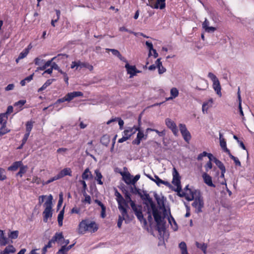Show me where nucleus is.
Segmentation results:
<instances>
[{
	"label": "nucleus",
	"mask_w": 254,
	"mask_h": 254,
	"mask_svg": "<svg viewBox=\"0 0 254 254\" xmlns=\"http://www.w3.org/2000/svg\"><path fill=\"white\" fill-rule=\"evenodd\" d=\"M141 198L145 201V204L150 206L152 211V214L158 227H161L164 224V218L161 216V213L156 207L152 198L146 191H143V193L140 194Z\"/></svg>",
	"instance_id": "f257e3e1"
},
{
	"label": "nucleus",
	"mask_w": 254,
	"mask_h": 254,
	"mask_svg": "<svg viewBox=\"0 0 254 254\" xmlns=\"http://www.w3.org/2000/svg\"><path fill=\"white\" fill-rule=\"evenodd\" d=\"M98 229V226L94 221L85 219L80 222L78 225V233L84 234L86 232L94 233Z\"/></svg>",
	"instance_id": "f03ea898"
},
{
	"label": "nucleus",
	"mask_w": 254,
	"mask_h": 254,
	"mask_svg": "<svg viewBox=\"0 0 254 254\" xmlns=\"http://www.w3.org/2000/svg\"><path fill=\"white\" fill-rule=\"evenodd\" d=\"M53 196L50 194L48 196V199L44 203L45 209L43 212L44 221L47 222L49 218L52 216V205Z\"/></svg>",
	"instance_id": "7ed1b4c3"
},
{
	"label": "nucleus",
	"mask_w": 254,
	"mask_h": 254,
	"mask_svg": "<svg viewBox=\"0 0 254 254\" xmlns=\"http://www.w3.org/2000/svg\"><path fill=\"white\" fill-rule=\"evenodd\" d=\"M208 77L212 80L213 82L212 86L214 91L219 97H221L222 96V93L221 92V88L218 79L216 76V75L212 72L208 73Z\"/></svg>",
	"instance_id": "20e7f679"
},
{
	"label": "nucleus",
	"mask_w": 254,
	"mask_h": 254,
	"mask_svg": "<svg viewBox=\"0 0 254 254\" xmlns=\"http://www.w3.org/2000/svg\"><path fill=\"white\" fill-rule=\"evenodd\" d=\"M147 5L153 8L163 9L166 6V0H148Z\"/></svg>",
	"instance_id": "39448f33"
},
{
	"label": "nucleus",
	"mask_w": 254,
	"mask_h": 254,
	"mask_svg": "<svg viewBox=\"0 0 254 254\" xmlns=\"http://www.w3.org/2000/svg\"><path fill=\"white\" fill-rule=\"evenodd\" d=\"M192 206L195 208V211L198 213L202 212V208L204 206V202L202 197L199 195L194 199V201L192 203Z\"/></svg>",
	"instance_id": "423d86ee"
},
{
	"label": "nucleus",
	"mask_w": 254,
	"mask_h": 254,
	"mask_svg": "<svg viewBox=\"0 0 254 254\" xmlns=\"http://www.w3.org/2000/svg\"><path fill=\"white\" fill-rule=\"evenodd\" d=\"M179 128L184 139L186 142L189 143L191 139V136L190 132L187 128L186 125L185 124H180L179 125Z\"/></svg>",
	"instance_id": "0eeeda50"
},
{
	"label": "nucleus",
	"mask_w": 254,
	"mask_h": 254,
	"mask_svg": "<svg viewBox=\"0 0 254 254\" xmlns=\"http://www.w3.org/2000/svg\"><path fill=\"white\" fill-rule=\"evenodd\" d=\"M115 195L116 197V200L118 202L119 210L122 211L123 213L126 214V208L123 205V203L126 202L125 199L117 190H115Z\"/></svg>",
	"instance_id": "6e6552de"
},
{
	"label": "nucleus",
	"mask_w": 254,
	"mask_h": 254,
	"mask_svg": "<svg viewBox=\"0 0 254 254\" xmlns=\"http://www.w3.org/2000/svg\"><path fill=\"white\" fill-rule=\"evenodd\" d=\"M136 135V137L135 139L132 141V144L138 145L140 144V142L142 140H146L147 138V134H144L143 131L140 129L138 127V130Z\"/></svg>",
	"instance_id": "1a4fd4ad"
},
{
	"label": "nucleus",
	"mask_w": 254,
	"mask_h": 254,
	"mask_svg": "<svg viewBox=\"0 0 254 254\" xmlns=\"http://www.w3.org/2000/svg\"><path fill=\"white\" fill-rule=\"evenodd\" d=\"M165 124L172 130L174 135L178 136V129L176 124L173 121L169 118H167L165 120Z\"/></svg>",
	"instance_id": "9d476101"
},
{
	"label": "nucleus",
	"mask_w": 254,
	"mask_h": 254,
	"mask_svg": "<svg viewBox=\"0 0 254 254\" xmlns=\"http://www.w3.org/2000/svg\"><path fill=\"white\" fill-rule=\"evenodd\" d=\"M173 181L172 184L176 186L177 188H178V190H181V182H180V177L179 173L177 171L175 168L173 169Z\"/></svg>",
	"instance_id": "9b49d317"
},
{
	"label": "nucleus",
	"mask_w": 254,
	"mask_h": 254,
	"mask_svg": "<svg viewBox=\"0 0 254 254\" xmlns=\"http://www.w3.org/2000/svg\"><path fill=\"white\" fill-rule=\"evenodd\" d=\"M121 213V215H119L118 221L117 222V226L119 228L122 227V223L124 220H125L126 223H127L128 221H130L131 218H129V215L127 213V210L126 209V214H124L122 211H120Z\"/></svg>",
	"instance_id": "f8f14e48"
},
{
	"label": "nucleus",
	"mask_w": 254,
	"mask_h": 254,
	"mask_svg": "<svg viewBox=\"0 0 254 254\" xmlns=\"http://www.w3.org/2000/svg\"><path fill=\"white\" fill-rule=\"evenodd\" d=\"M125 67L127 73L130 75V78H132L133 76L135 75L137 73L140 72V71L137 70L135 66L130 65L128 63L126 64Z\"/></svg>",
	"instance_id": "ddd939ff"
},
{
	"label": "nucleus",
	"mask_w": 254,
	"mask_h": 254,
	"mask_svg": "<svg viewBox=\"0 0 254 254\" xmlns=\"http://www.w3.org/2000/svg\"><path fill=\"white\" fill-rule=\"evenodd\" d=\"M67 102H70L74 98L77 97H83V93L81 91H73L68 93L65 95Z\"/></svg>",
	"instance_id": "4468645a"
},
{
	"label": "nucleus",
	"mask_w": 254,
	"mask_h": 254,
	"mask_svg": "<svg viewBox=\"0 0 254 254\" xmlns=\"http://www.w3.org/2000/svg\"><path fill=\"white\" fill-rule=\"evenodd\" d=\"M219 140H220V145L222 148V149L227 154H230V151L227 147L226 141L225 139L223 137V134L219 132Z\"/></svg>",
	"instance_id": "2eb2a0df"
},
{
	"label": "nucleus",
	"mask_w": 254,
	"mask_h": 254,
	"mask_svg": "<svg viewBox=\"0 0 254 254\" xmlns=\"http://www.w3.org/2000/svg\"><path fill=\"white\" fill-rule=\"evenodd\" d=\"M138 130V127L133 126L132 127H128L123 131V134L128 138Z\"/></svg>",
	"instance_id": "dca6fc26"
},
{
	"label": "nucleus",
	"mask_w": 254,
	"mask_h": 254,
	"mask_svg": "<svg viewBox=\"0 0 254 254\" xmlns=\"http://www.w3.org/2000/svg\"><path fill=\"white\" fill-rule=\"evenodd\" d=\"M202 26L205 31L208 33H213L216 30L215 27L209 26V22L206 18L205 19V20L203 22Z\"/></svg>",
	"instance_id": "f3484780"
},
{
	"label": "nucleus",
	"mask_w": 254,
	"mask_h": 254,
	"mask_svg": "<svg viewBox=\"0 0 254 254\" xmlns=\"http://www.w3.org/2000/svg\"><path fill=\"white\" fill-rule=\"evenodd\" d=\"M175 191L178 192V195L180 197H185V198L188 201H191L193 199V196L192 195H189L188 192L182 191V188L178 190V188H176Z\"/></svg>",
	"instance_id": "a211bd4d"
},
{
	"label": "nucleus",
	"mask_w": 254,
	"mask_h": 254,
	"mask_svg": "<svg viewBox=\"0 0 254 254\" xmlns=\"http://www.w3.org/2000/svg\"><path fill=\"white\" fill-rule=\"evenodd\" d=\"M145 45L147 46L148 50H149V53H148V56L150 57L152 55L151 51L153 53V57L154 58H156L158 56V54L156 52V50L153 49V44L151 42H150L149 41H146L145 42Z\"/></svg>",
	"instance_id": "6ab92c4d"
},
{
	"label": "nucleus",
	"mask_w": 254,
	"mask_h": 254,
	"mask_svg": "<svg viewBox=\"0 0 254 254\" xmlns=\"http://www.w3.org/2000/svg\"><path fill=\"white\" fill-rule=\"evenodd\" d=\"M213 100L210 98L207 101L204 102L202 106V111L203 114L207 113L208 109L212 106Z\"/></svg>",
	"instance_id": "aec40b11"
},
{
	"label": "nucleus",
	"mask_w": 254,
	"mask_h": 254,
	"mask_svg": "<svg viewBox=\"0 0 254 254\" xmlns=\"http://www.w3.org/2000/svg\"><path fill=\"white\" fill-rule=\"evenodd\" d=\"M202 178L204 183L208 186L215 187L214 185L212 183L211 177L209 175L204 173L202 174Z\"/></svg>",
	"instance_id": "412c9836"
},
{
	"label": "nucleus",
	"mask_w": 254,
	"mask_h": 254,
	"mask_svg": "<svg viewBox=\"0 0 254 254\" xmlns=\"http://www.w3.org/2000/svg\"><path fill=\"white\" fill-rule=\"evenodd\" d=\"M8 243V239L4 236L3 231L0 230V246H5Z\"/></svg>",
	"instance_id": "4be33fe9"
},
{
	"label": "nucleus",
	"mask_w": 254,
	"mask_h": 254,
	"mask_svg": "<svg viewBox=\"0 0 254 254\" xmlns=\"http://www.w3.org/2000/svg\"><path fill=\"white\" fill-rule=\"evenodd\" d=\"M22 165V162L21 161L14 162L11 166L7 168V170L10 171H15L18 168H20Z\"/></svg>",
	"instance_id": "5701e85b"
},
{
	"label": "nucleus",
	"mask_w": 254,
	"mask_h": 254,
	"mask_svg": "<svg viewBox=\"0 0 254 254\" xmlns=\"http://www.w3.org/2000/svg\"><path fill=\"white\" fill-rule=\"evenodd\" d=\"M16 252L15 248L12 245H8L3 251L0 252V254H13Z\"/></svg>",
	"instance_id": "b1692460"
},
{
	"label": "nucleus",
	"mask_w": 254,
	"mask_h": 254,
	"mask_svg": "<svg viewBox=\"0 0 254 254\" xmlns=\"http://www.w3.org/2000/svg\"><path fill=\"white\" fill-rule=\"evenodd\" d=\"M56 58H57V57H54L51 60H48L45 63V64L43 66L38 67L37 68V70L36 71H37L38 70H45L48 67L50 66V65H52V64H53L52 62L53 61H54L55 60H56Z\"/></svg>",
	"instance_id": "393cba45"
},
{
	"label": "nucleus",
	"mask_w": 254,
	"mask_h": 254,
	"mask_svg": "<svg viewBox=\"0 0 254 254\" xmlns=\"http://www.w3.org/2000/svg\"><path fill=\"white\" fill-rule=\"evenodd\" d=\"M153 182H154L157 184V185L158 186H160L161 185V184H163V185H165L166 186H170V183L168 182L165 181L161 180L157 175L154 176V179Z\"/></svg>",
	"instance_id": "a878e982"
},
{
	"label": "nucleus",
	"mask_w": 254,
	"mask_h": 254,
	"mask_svg": "<svg viewBox=\"0 0 254 254\" xmlns=\"http://www.w3.org/2000/svg\"><path fill=\"white\" fill-rule=\"evenodd\" d=\"M60 179L65 176H71V171L69 168H64L58 174Z\"/></svg>",
	"instance_id": "bb28decb"
},
{
	"label": "nucleus",
	"mask_w": 254,
	"mask_h": 254,
	"mask_svg": "<svg viewBox=\"0 0 254 254\" xmlns=\"http://www.w3.org/2000/svg\"><path fill=\"white\" fill-rule=\"evenodd\" d=\"M82 178L83 180H88L93 178L92 174L90 171L89 168H86L82 174Z\"/></svg>",
	"instance_id": "cd10ccee"
},
{
	"label": "nucleus",
	"mask_w": 254,
	"mask_h": 254,
	"mask_svg": "<svg viewBox=\"0 0 254 254\" xmlns=\"http://www.w3.org/2000/svg\"><path fill=\"white\" fill-rule=\"evenodd\" d=\"M154 197L157 202V204L161 207L164 206V197L163 196H160L156 193L154 194Z\"/></svg>",
	"instance_id": "c85d7f7f"
},
{
	"label": "nucleus",
	"mask_w": 254,
	"mask_h": 254,
	"mask_svg": "<svg viewBox=\"0 0 254 254\" xmlns=\"http://www.w3.org/2000/svg\"><path fill=\"white\" fill-rule=\"evenodd\" d=\"M52 241L61 243V241L64 240V237L62 233H56L52 238Z\"/></svg>",
	"instance_id": "c756f323"
},
{
	"label": "nucleus",
	"mask_w": 254,
	"mask_h": 254,
	"mask_svg": "<svg viewBox=\"0 0 254 254\" xmlns=\"http://www.w3.org/2000/svg\"><path fill=\"white\" fill-rule=\"evenodd\" d=\"M31 49L30 45L28 46V47L25 49L23 51H22L18 58V59L16 60L17 62H18V60L22 59L26 57L28 54L29 53V50Z\"/></svg>",
	"instance_id": "7c9ffc66"
},
{
	"label": "nucleus",
	"mask_w": 254,
	"mask_h": 254,
	"mask_svg": "<svg viewBox=\"0 0 254 254\" xmlns=\"http://www.w3.org/2000/svg\"><path fill=\"white\" fill-rule=\"evenodd\" d=\"M110 137L108 134H105L102 136L100 142L104 145L107 146L110 142Z\"/></svg>",
	"instance_id": "2f4dec72"
},
{
	"label": "nucleus",
	"mask_w": 254,
	"mask_h": 254,
	"mask_svg": "<svg viewBox=\"0 0 254 254\" xmlns=\"http://www.w3.org/2000/svg\"><path fill=\"white\" fill-rule=\"evenodd\" d=\"M95 174L96 175L95 179L97 181V183L100 185H103V183L102 181V179L103 178V176L102 175V174L100 173V172L99 171V170H95Z\"/></svg>",
	"instance_id": "473e14b6"
},
{
	"label": "nucleus",
	"mask_w": 254,
	"mask_h": 254,
	"mask_svg": "<svg viewBox=\"0 0 254 254\" xmlns=\"http://www.w3.org/2000/svg\"><path fill=\"white\" fill-rule=\"evenodd\" d=\"M199 84H201L202 86V87H200L198 86H197L196 87V89L198 90H206L208 87V84L207 82V81L204 79H201L200 82Z\"/></svg>",
	"instance_id": "72a5a7b5"
},
{
	"label": "nucleus",
	"mask_w": 254,
	"mask_h": 254,
	"mask_svg": "<svg viewBox=\"0 0 254 254\" xmlns=\"http://www.w3.org/2000/svg\"><path fill=\"white\" fill-rule=\"evenodd\" d=\"M8 116L6 113L0 114V124L1 126H6Z\"/></svg>",
	"instance_id": "f704fd0d"
},
{
	"label": "nucleus",
	"mask_w": 254,
	"mask_h": 254,
	"mask_svg": "<svg viewBox=\"0 0 254 254\" xmlns=\"http://www.w3.org/2000/svg\"><path fill=\"white\" fill-rule=\"evenodd\" d=\"M179 247L181 250V254H189L187 250V245L185 242H181L179 245Z\"/></svg>",
	"instance_id": "c9c22d12"
},
{
	"label": "nucleus",
	"mask_w": 254,
	"mask_h": 254,
	"mask_svg": "<svg viewBox=\"0 0 254 254\" xmlns=\"http://www.w3.org/2000/svg\"><path fill=\"white\" fill-rule=\"evenodd\" d=\"M55 80V79H50L47 80L46 82L42 85V86L38 89V92H41L47 88L49 85H50L53 81Z\"/></svg>",
	"instance_id": "e433bc0d"
},
{
	"label": "nucleus",
	"mask_w": 254,
	"mask_h": 254,
	"mask_svg": "<svg viewBox=\"0 0 254 254\" xmlns=\"http://www.w3.org/2000/svg\"><path fill=\"white\" fill-rule=\"evenodd\" d=\"M78 67H80V68L86 67L90 71H92L93 69V66L92 65L87 63H81L80 61H78Z\"/></svg>",
	"instance_id": "4c0bfd02"
},
{
	"label": "nucleus",
	"mask_w": 254,
	"mask_h": 254,
	"mask_svg": "<svg viewBox=\"0 0 254 254\" xmlns=\"http://www.w3.org/2000/svg\"><path fill=\"white\" fill-rule=\"evenodd\" d=\"M19 168L20 170L19 172L16 174V176L22 177L23 175L26 172L28 167L27 166H24L22 164Z\"/></svg>",
	"instance_id": "58836bf2"
},
{
	"label": "nucleus",
	"mask_w": 254,
	"mask_h": 254,
	"mask_svg": "<svg viewBox=\"0 0 254 254\" xmlns=\"http://www.w3.org/2000/svg\"><path fill=\"white\" fill-rule=\"evenodd\" d=\"M189 195H192L193 196V199H195L196 197H197L198 196L200 195V191L197 190H191V189H188V191Z\"/></svg>",
	"instance_id": "ea45409f"
},
{
	"label": "nucleus",
	"mask_w": 254,
	"mask_h": 254,
	"mask_svg": "<svg viewBox=\"0 0 254 254\" xmlns=\"http://www.w3.org/2000/svg\"><path fill=\"white\" fill-rule=\"evenodd\" d=\"M238 100H239V109L240 113V115L242 116L243 117L244 116V113H243V111L242 110V99H241V95H240V89L239 88L238 89Z\"/></svg>",
	"instance_id": "a19ab883"
},
{
	"label": "nucleus",
	"mask_w": 254,
	"mask_h": 254,
	"mask_svg": "<svg viewBox=\"0 0 254 254\" xmlns=\"http://www.w3.org/2000/svg\"><path fill=\"white\" fill-rule=\"evenodd\" d=\"M34 74H31L20 81L21 86H25L26 83L29 82L33 79Z\"/></svg>",
	"instance_id": "79ce46f5"
},
{
	"label": "nucleus",
	"mask_w": 254,
	"mask_h": 254,
	"mask_svg": "<svg viewBox=\"0 0 254 254\" xmlns=\"http://www.w3.org/2000/svg\"><path fill=\"white\" fill-rule=\"evenodd\" d=\"M64 210L63 209L61 210L58 216V223L60 226H62L63 225V220L64 218Z\"/></svg>",
	"instance_id": "37998d69"
},
{
	"label": "nucleus",
	"mask_w": 254,
	"mask_h": 254,
	"mask_svg": "<svg viewBox=\"0 0 254 254\" xmlns=\"http://www.w3.org/2000/svg\"><path fill=\"white\" fill-rule=\"evenodd\" d=\"M18 234H19V232L17 230L10 231L8 234V237L9 238H10L11 239H15L18 237Z\"/></svg>",
	"instance_id": "c03bdc74"
},
{
	"label": "nucleus",
	"mask_w": 254,
	"mask_h": 254,
	"mask_svg": "<svg viewBox=\"0 0 254 254\" xmlns=\"http://www.w3.org/2000/svg\"><path fill=\"white\" fill-rule=\"evenodd\" d=\"M7 178L6 171L4 169L0 167V181H4Z\"/></svg>",
	"instance_id": "a18cd8bd"
},
{
	"label": "nucleus",
	"mask_w": 254,
	"mask_h": 254,
	"mask_svg": "<svg viewBox=\"0 0 254 254\" xmlns=\"http://www.w3.org/2000/svg\"><path fill=\"white\" fill-rule=\"evenodd\" d=\"M33 122L31 121H28L26 123V133L29 134L33 128Z\"/></svg>",
	"instance_id": "49530a36"
},
{
	"label": "nucleus",
	"mask_w": 254,
	"mask_h": 254,
	"mask_svg": "<svg viewBox=\"0 0 254 254\" xmlns=\"http://www.w3.org/2000/svg\"><path fill=\"white\" fill-rule=\"evenodd\" d=\"M196 246L198 248L200 249L203 252L204 254L206 253V249H207V246L204 243L203 244H200L198 242H196L195 243Z\"/></svg>",
	"instance_id": "de8ad7c7"
},
{
	"label": "nucleus",
	"mask_w": 254,
	"mask_h": 254,
	"mask_svg": "<svg viewBox=\"0 0 254 254\" xmlns=\"http://www.w3.org/2000/svg\"><path fill=\"white\" fill-rule=\"evenodd\" d=\"M10 131V129L6 127V126H1L0 128V136L8 133Z\"/></svg>",
	"instance_id": "09e8293b"
},
{
	"label": "nucleus",
	"mask_w": 254,
	"mask_h": 254,
	"mask_svg": "<svg viewBox=\"0 0 254 254\" xmlns=\"http://www.w3.org/2000/svg\"><path fill=\"white\" fill-rule=\"evenodd\" d=\"M214 163L221 170H223V171H224V170L225 169V167L222 162L217 158L214 159Z\"/></svg>",
	"instance_id": "8fccbe9b"
},
{
	"label": "nucleus",
	"mask_w": 254,
	"mask_h": 254,
	"mask_svg": "<svg viewBox=\"0 0 254 254\" xmlns=\"http://www.w3.org/2000/svg\"><path fill=\"white\" fill-rule=\"evenodd\" d=\"M171 96L175 98L179 95V90L175 87L172 88L170 90Z\"/></svg>",
	"instance_id": "3c124183"
},
{
	"label": "nucleus",
	"mask_w": 254,
	"mask_h": 254,
	"mask_svg": "<svg viewBox=\"0 0 254 254\" xmlns=\"http://www.w3.org/2000/svg\"><path fill=\"white\" fill-rule=\"evenodd\" d=\"M106 50L107 51H110L112 52V53L113 54V55H114V56L117 57H121V54H120V53L119 52V51L117 50H116V49H108V48H107L106 49Z\"/></svg>",
	"instance_id": "603ef678"
},
{
	"label": "nucleus",
	"mask_w": 254,
	"mask_h": 254,
	"mask_svg": "<svg viewBox=\"0 0 254 254\" xmlns=\"http://www.w3.org/2000/svg\"><path fill=\"white\" fill-rule=\"evenodd\" d=\"M132 176L129 174H127L124 177V181L127 185L132 184Z\"/></svg>",
	"instance_id": "864d4df0"
},
{
	"label": "nucleus",
	"mask_w": 254,
	"mask_h": 254,
	"mask_svg": "<svg viewBox=\"0 0 254 254\" xmlns=\"http://www.w3.org/2000/svg\"><path fill=\"white\" fill-rule=\"evenodd\" d=\"M125 198L126 199L125 200L126 201V202H123V204H125L126 205H127V203H129L130 204H131V202H134V201L131 200L130 195L129 193H127L125 194Z\"/></svg>",
	"instance_id": "5fc2aeb1"
},
{
	"label": "nucleus",
	"mask_w": 254,
	"mask_h": 254,
	"mask_svg": "<svg viewBox=\"0 0 254 254\" xmlns=\"http://www.w3.org/2000/svg\"><path fill=\"white\" fill-rule=\"evenodd\" d=\"M229 156V157L234 161L236 165H237V166H241V162L239 160L238 158L234 156L233 155H232L231 153V152H230V154H228Z\"/></svg>",
	"instance_id": "6e6d98bb"
},
{
	"label": "nucleus",
	"mask_w": 254,
	"mask_h": 254,
	"mask_svg": "<svg viewBox=\"0 0 254 254\" xmlns=\"http://www.w3.org/2000/svg\"><path fill=\"white\" fill-rule=\"evenodd\" d=\"M135 215L136 216L138 219L141 222L142 221L144 220L145 222H146V220L144 219L143 216L141 211V210H139L138 212L136 213Z\"/></svg>",
	"instance_id": "4d7b16f0"
},
{
	"label": "nucleus",
	"mask_w": 254,
	"mask_h": 254,
	"mask_svg": "<svg viewBox=\"0 0 254 254\" xmlns=\"http://www.w3.org/2000/svg\"><path fill=\"white\" fill-rule=\"evenodd\" d=\"M130 205L135 214L141 210V209L139 207V206H137L136 205L134 202H131V204H130Z\"/></svg>",
	"instance_id": "13d9d810"
},
{
	"label": "nucleus",
	"mask_w": 254,
	"mask_h": 254,
	"mask_svg": "<svg viewBox=\"0 0 254 254\" xmlns=\"http://www.w3.org/2000/svg\"><path fill=\"white\" fill-rule=\"evenodd\" d=\"M60 178L59 177L58 175H56L55 176V177L51 178L50 179L48 180L45 183H43V185H47V184H49L56 180H57L58 179H59Z\"/></svg>",
	"instance_id": "bf43d9fd"
},
{
	"label": "nucleus",
	"mask_w": 254,
	"mask_h": 254,
	"mask_svg": "<svg viewBox=\"0 0 254 254\" xmlns=\"http://www.w3.org/2000/svg\"><path fill=\"white\" fill-rule=\"evenodd\" d=\"M66 246H63L62 247L61 249L59 250V251L57 253V254H66L67 252L68 251L67 250H66Z\"/></svg>",
	"instance_id": "052dcab7"
},
{
	"label": "nucleus",
	"mask_w": 254,
	"mask_h": 254,
	"mask_svg": "<svg viewBox=\"0 0 254 254\" xmlns=\"http://www.w3.org/2000/svg\"><path fill=\"white\" fill-rule=\"evenodd\" d=\"M45 62V60L43 59H41L39 58H36L34 60V63L36 65H41L43 64Z\"/></svg>",
	"instance_id": "680f3d73"
},
{
	"label": "nucleus",
	"mask_w": 254,
	"mask_h": 254,
	"mask_svg": "<svg viewBox=\"0 0 254 254\" xmlns=\"http://www.w3.org/2000/svg\"><path fill=\"white\" fill-rule=\"evenodd\" d=\"M52 64L53 69L57 70L59 72H60L62 74L64 73V72L63 71L60 69V68L59 67L58 65L56 63H53V64Z\"/></svg>",
	"instance_id": "e2e57ef3"
},
{
	"label": "nucleus",
	"mask_w": 254,
	"mask_h": 254,
	"mask_svg": "<svg viewBox=\"0 0 254 254\" xmlns=\"http://www.w3.org/2000/svg\"><path fill=\"white\" fill-rule=\"evenodd\" d=\"M25 103H26V100H19V101L16 102L14 104V106H19V107H21L22 106H23L25 104Z\"/></svg>",
	"instance_id": "0e129e2a"
},
{
	"label": "nucleus",
	"mask_w": 254,
	"mask_h": 254,
	"mask_svg": "<svg viewBox=\"0 0 254 254\" xmlns=\"http://www.w3.org/2000/svg\"><path fill=\"white\" fill-rule=\"evenodd\" d=\"M83 194L85 196V199H84V201L88 203V204H90L91 203V197L89 195H87L86 192L85 193L83 192Z\"/></svg>",
	"instance_id": "69168bd1"
},
{
	"label": "nucleus",
	"mask_w": 254,
	"mask_h": 254,
	"mask_svg": "<svg viewBox=\"0 0 254 254\" xmlns=\"http://www.w3.org/2000/svg\"><path fill=\"white\" fill-rule=\"evenodd\" d=\"M212 168V164L211 162L208 161L205 165V168L206 172H208Z\"/></svg>",
	"instance_id": "338daca9"
},
{
	"label": "nucleus",
	"mask_w": 254,
	"mask_h": 254,
	"mask_svg": "<svg viewBox=\"0 0 254 254\" xmlns=\"http://www.w3.org/2000/svg\"><path fill=\"white\" fill-rule=\"evenodd\" d=\"M32 182L39 185L41 183V180L38 177H34L32 179Z\"/></svg>",
	"instance_id": "774afa93"
}]
</instances>
